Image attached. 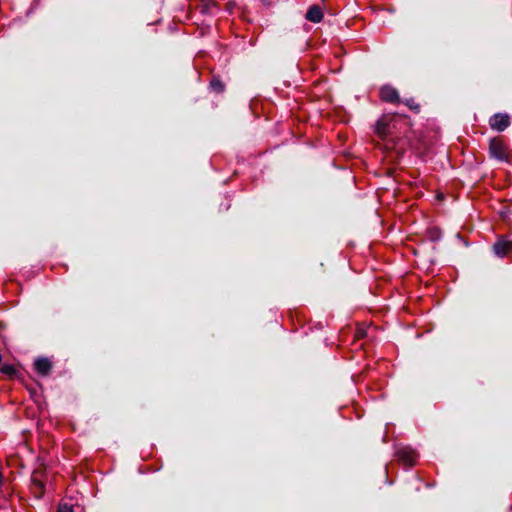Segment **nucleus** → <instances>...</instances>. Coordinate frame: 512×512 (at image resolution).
<instances>
[{
	"label": "nucleus",
	"instance_id": "39448f33",
	"mask_svg": "<svg viewBox=\"0 0 512 512\" xmlns=\"http://www.w3.org/2000/svg\"><path fill=\"white\" fill-rule=\"evenodd\" d=\"M493 249L499 257H512V241L499 240L494 244Z\"/></svg>",
	"mask_w": 512,
	"mask_h": 512
},
{
	"label": "nucleus",
	"instance_id": "6e6552de",
	"mask_svg": "<svg viewBox=\"0 0 512 512\" xmlns=\"http://www.w3.org/2000/svg\"><path fill=\"white\" fill-rule=\"evenodd\" d=\"M306 19L313 23H319L323 19V12L317 5L310 7L306 13Z\"/></svg>",
	"mask_w": 512,
	"mask_h": 512
},
{
	"label": "nucleus",
	"instance_id": "f257e3e1",
	"mask_svg": "<svg viewBox=\"0 0 512 512\" xmlns=\"http://www.w3.org/2000/svg\"><path fill=\"white\" fill-rule=\"evenodd\" d=\"M489 155L499 161H508L507 147L500 138L490 140Z\"/></svg>",
	"mask_w": 512,
	"mask_h": 512
},
{
	"label": "nucleus",
	"instance_id": "1a4fd4ad",
	"mask_svg": "<svg viewBox=\"0 0 512 512\" xmlns=\"http://www.w3.org/2000/svg\"><path fill=\"white\" fill-rule=\"evenodd\" d=\"M40 476H41V472L35 471L32 474V478H31L32 489L34 490V493L37 494L38 496L42 495L43 488H44V484H43V481L40 478Z\"/></svg>",
	"mask_w": 512,
	"mask_h": 512
},
{
	"label": "nucleus",
	"instance_id": "ddd939ff",
	"mask_svg": "<svg viewBox=\"0 0 512 512\" xmlns=\"http://www.w3.org/2000/svg\"><path fill=\"white\" fill-rule=\"evenodd\" d=\"M405 105L409 107L410 110L419 112L420 111V105L415 102L414 99H407L405 101Z\"/></svg>",
	"mask_w": 512,
	"mask_h": 512
},
{
	"label": "nucleus",
	"instance_id": "9b49d317",
	"mask_svg": "<svg viewBox=\"0 0 512 512\" xmlns=\"http://www.w3.org/2000/svg\"><path fill=\"white\" fill-rule=\"evenodd\" d=\"M217 7V4L213 0H208L201 6L202 13H212L213 10Z\"/></svg>",
	"mask_w": 512,
	"mask_h": 512
},
{
	"label": "nucleus",
	"instance_id": "20e7f679",
	"mask_svg": "<svg viewBox=\"0 0 512 512\" xmlns=\"http://www.w3.org/2000/svg\"><path fill=\"white\" fill-rule=\"evenodd\" d=\"M397 456H398L399 460L407 466L414 465L416 462V459H417L416 452L408 447L400 448L397 451Z\"/></svg>",
	"mask_w": 512,
	"mask_h": 512
},
{
	"label": "nucleus",
	"instance_id": "9d476101",
	"mask_svg": "<svg viewBox=\"0 0 512 512\" xmlns=\"http://www.w3.org/2000/svg\"><path fill=\"white\" fill-rule=\"evenodd\" d=\"M210 86L215 92L221 93L224 91V84L219 78L213 77Z\"/></svg>",
	"mask_w": 512,
	"mask_h": 512
},
{
	"label": "nucleus",
	"instance_id": "7ed1b4c3",
	"mask_svg": "<svg viewBox=\"0 0 512 512\" xmlns=\"http://www.w3.org/2000/svg\"><path fill=\"white\" fill-rule=\"evenodd\" d=\"M489 125L493 130L504 131L510 125V117L508 114H494L489 119Z\"/></svg>",
	"mask_w": 512,
	"mask_h": 512
},
{
	"label": "nucleus",
	"instance_id": "423d86ee",
	"mask_svg": "<svg viewBox=\"0 0 512 512\" xmlns=\"http://www.w3.org/2000/svg\"><path fill=\"white\" fill-rule=\"evenodd\" d=\"M380 97L385 102L397 103L399 102L398 91L389 85L383 86L380 90Z\"/></svg>",
	"mask_w": 512,
	"mask_h": 512
},
{
	"label": "nucleus",
	"instance_id": "f8f14e48",
	"mask_svg": "<svg viewBox=\"0 0 512 512\" xmlns=\"http://www.w3.org/2000/svg\"><path fill=\"white\" fill-rule=\"evenodd\" d=\"M0 372L5 374V375H8V376L12 377V376L15 375L16 369L12 365L5 364L2 367H0Z\"/></svg>",
	"mask_w": 512,
	"mask_h": 512
},
{
	"label": "nucleus",
	"instance_id": "0eeeda50",
	"mask_svg": "<svg viewBox=\"0 0 512 512\" xmlns=\"http://www.w3.org/2000/svg\"><path fill=\"white\" fill-rule=\"evenodd\" d=\"M36 371L42 376H48L52 369V363L48 358H38L34 362Z\"/></svg>",
	"mask_w": 512,
	"mask_h": 512
},
{
	"label": "nucleus",
	"instance_id": "f03ea898",
	"mask_svg": "<svg viewBox=\"0 0 512 512\" xmlns=\"http://www.w3.org/2000/svg\"><path fill=\"white\" fill-rule=\"evenodd\" d=\"M394 120V115H383L376 123V133L380 137H386L388 134H391Z\"/></svg>",
	"mask_w": 512,
	"mask_h": 512
},
{
	"label": "nucleus",
	"instance_id": "4468645a",
	"mask_svg": "<svg viewBox=\"0 0 512 512\" xmlns=\"http://www.w3.org/2000/svg\"><path fill=\"white\" fill-rule=\"evenodd\" d=\"M58 512H74V511L71 506H69L67 504H63V505L59 506Z\"/></svg>",
	"mask_w": 512,
	"mask_h": 512
}]
</instances>
